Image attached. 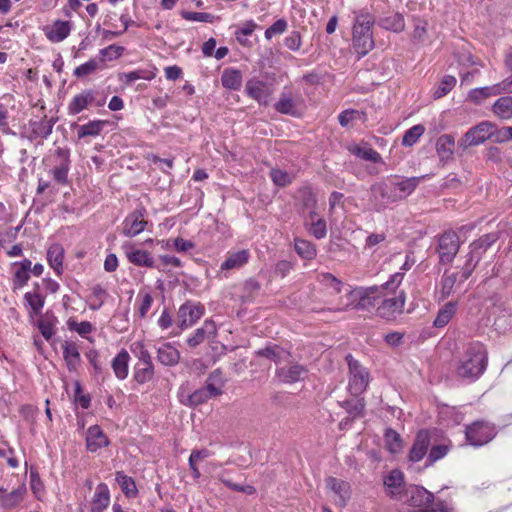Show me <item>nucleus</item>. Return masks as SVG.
<instances>
[{"label": "nucleus", "instance_id": "f257e3e1", "mask_svg": "<svg viewBox=\"0 0 512 512\" xmlns=\"http://www.w3.org/2000/svg\"><path fill=\"white\" fill-rule=\"evenodd\" d=\"M403 278V272H396L387 282L382 284L381 302L376 309V314L380 318L393 321L403 313L406 293L404 290L399 289Z\"/></svg>", "mask_w": 512, "mask_h": 512}, {"label": "nucleus", "instance_id": "f03ea898", "mask_svg": "<svg viewBox=\"0 0 512 512\" xmlns=\"http://www.w3.org/2000/svg\"><path fill=\"white\" fill-rule=\"evenodd\" d=\"M374 17L367 11L355 13L352 43L353 48L360 56H365L374 48V39L372 28L374 26Z\"/></svg>", "mask_w": 512, "mask_h": 512}, {"label": "nucleus", "instance_id": "7ed1b4c3", "mask_svg": "<svg viewBox=\"0 0 512 512\" xmlns=\"http://www.w3.org/2000/svg\"><path fill=\"white\" fill-rule=\"evenodd\" d=\"M486 366L487 352L485 347L480 343H473L468 346L457 373L463 378L477 379L484 373Z\"/></svg>", "mask_w": 512, "mask_h": 512}, {"label": "nucleus", "instance_id": "20e7f679", "mask_svg": "<svg viewBox=\"0 0 512 512\" xmlns=\"http://www.w3.org/2000/svg\"><path fill=\"white\" fill-rule=\"evenodd\" d=\"M131 352L138 359L134 366L133 379L138 384H145L154 377L155 370L149 351L145 348L143 342L136 341L130 346Z\"/></svg>", "mask_w": 512, "mask_h": 512}, {"label": "nucleus", "instance_id": "39448f33", "mask_svg": "<svg viewBox=\"0 0 512 512\" xmlns=\"http://www.w3.org/2000/svg\"><path fill=\"white\" fill-rule=\"evenodd\" d=\"M434 496L431 492L427 491L425 488L416 486V485H409L404 489V492L401 493V496L399 497V501L403 504H407L413 507H418V510H426L430 511V509H424L427 505L431 504L433 502ZM439 506H441L444 510L447 512V507L443 504V502H437L434 503L431 507L432 509H438ZM416 509H413L415 511ZM409 512V511H408ZM412 512V510H410Z\"/></svg>", "mask_w": 512, "mask_h": 512}, {"label": "nucleus", "instance_id": "423d86ee", "mask_svg": "<svg viewBox=\"0 0 512 512\" xmlns=\"http://www.w3.org/2000/svg\"><path fill=\"white\" fill-rule=\"evenodd\" d=\"M465 435L471 445L478 447L493 440L497 435V430L494 424L487 421H475L467 426Z\"/></svg>", "mask_w": 512, "mask_h": 512}, {"label": "nucleus", "instance_id": "0eeeda50", "mask_svg": "<svg viewBox=\"0 0 512 512\" xmlns=\"http://www.w3.org/2000/svg\"><path fill=\"white\" fill-rule=\"evenodd\" d=\"M370 201L377 212L385 210L390 204L398 202L390 179L388 182L375 183L370 188Z\"/></svg>", "mask_w": 512, "mask_h": 512}, {"label": "nucleus", "instance_id": "6e6552de", "mask_svg": "<svg viewBox=\"0 0 512 512\" xmlns=\"http://www.w3.org/2000/svg\"><path fill=\"white\" fill-rule=\"evenodd\" d=\"M495 125L488 121H483L470 128L458 141L459 147L466 149L471 146H477L486 140L493 138Z\"/></svg>", "mask_w": 512, "mask_h": 512}, {"label": "nucleus", "instance_id": "1a4fd4ad", "mask_svg": "<svg viewBox=\"0 0 512 512\" xmlns=\"http://www.w3.org/2000/svg\"><path fill=\"white\" fill-rule=\"evenodd\" d=\"M349 367V391L352 395L358 396L362 394L369 383V373L360 365L351 355L346 357Z\"/></svg>", "mask_w": 512, "mask_h": 512}, {"label": "nucleus", "instance_id": "9d476101", "mask_svg": "<svg viewBox=\"0 0 512 512\" xmlns=\"http://www.w3.org/2000/svg\"><path fill=\"white\" fill-rule=\"evenodd\" d=\"M105 104V98H96V92L92 89H84L72 97L67 105L68 115L75 116L90 106L102 107Z\"/></svg>", "mask_w": 512, "mask_h": 512}, {"label": "nucleus", "instance_id": "9b49d317", "mask_svg": "<svg viewBox=\"0 0 512 512\" xmlns=\"http://www.w3.org/2000/svg\"><path fill=\"white\" fill-rule=\"evenodd\" d=\"M302 104L303 99L299 93L295 94L290 88L284 87L274 108L281 114L299 117L301 115Z\"/></svg>", "mask_w": 512, "mask_h": 512}, {"label": "nucleus", "instance_id": "f8f14e48", "mask_svg": "<svg viewBox=\"0 0 512 512\" xmlns=\"http://www.w3.org/2000/svg\"><path fill=\"white\" fill-rule=\"evenodd\" d=\"M245 93L249 98L257 101L259 105L268 106L274 93V88L268 82L258 78H251L245 84Z\"/></svg>", "mask_w": 512, "mask_h": 512}, {"label": "nucleus", "instance_id": "ddd939ff", "mask_svg": "<svg viewBox=\"0 0 512 512\" xmlns=\"http://www.w3.org/2000/svg\"><path fill=\"white\" fill-rule=\"evenodd\" d=\"M460 248L459 236L454 231H447L440 235L438 240V254L440 262L448 264L453 261Z\"/></svg>", "mask_w": 512, "mask_h": 512}, {"label": "nucleus", "instance_id": "4468645a", "mask_svg": "<svg viewBox=\"0 0 512 512\" xmlns=\"http://www.w3.org/2000/svg\"><path fill=\"white\" fill-rule=\"evenodd\" d=\"M144 216L145 209L142 206L129 213L122 222V234L132 238L143 232L148 224Z\"/></svg>", "mask_w": 512, "mask_h": 512}, {"label": "nucleus", "instance_id": "2eb2a0df", "mask_svg": "<svg viewBox=\"0 0 512 512\" xmlns=\"http://www.w3.org/2000/svg\"><path fill=\"white\" fill-rule=\"evenodd\" d=\"M121 248L131 264L145 268L154 267L155 261L150 252L136 247L131 242H125Z\"/></svg>", "mask_w": 512, "mask_h": 512}, {"label": "nucleus", "instance_id": "dca6fc26", "mask_svg": "<svg viewBox=\"0 0 512 512\" xmlns=\"http://www.w3.org/2000/svg\"><path fill=\"white\" fill-rule=\"evenodd\" d=\"M57 164L51 171L53 179L60 185L68 183V173L70 170V152L67 148L58 147L55 150Z\"/></svg>", "mask_w": 512, "mask_h": 512}, {"label": "nucleus", "instance_id": "f3484780", "mask_svg": "<svg viewBox=\"0 0 512 512\" xmlns=\"http://www.w3.org/2000/svg\"><path fill=\"white\" fill-rule=\"evenodd\" d=\"M204 307L200 303L186 302L180 306L178 317L180 328L186 329L194 325L203 315Z\"/></svg>", "mask_w": 512, "mask_h": 512}, {"label": "nucleus", "instance_id": "a211bd4d", "mask_svg": "<svg viewBox=\"0 0 512 512\" xmlns=\"http://www.w3.org/2000/svg\"><path fill=\"white\" fill-rule=\"evenodd\" d=\"M326 487L333 493L332 498L337 506H346L351 497V487L348 482L329 477L326 479Z\"/></svg>", "mask_w": 512, "mask_h": 512}, {"label": "nucleus", "instance_id": "6ab92c4d", "mask_svg": "<svg viewBox=\"0 0 512 512\" xmlns=\"http://www.w3.org/2000/svg\"><path fill=\"white\" fill-rule=\"evenodd\" d=\"M423 179H425V176L410 178H400L398 176L391 177L390 181L392 183V188L395 190L397 200H403L411 195Z\"/></svg>", "mask_w": 512, "mask_h": 512}, {"label": "nucleus", "instance_id": "aec40b11", "mask_svg": "<svg viewBox=\"0 0 512 512\" xmlns=\"http://www.w3.org/2000/svg\"><path fill=\"white\" fill-rule=\"evenodd\" d=\"M431 436L428 430H420L414 440V443L410 449L408 458L411 462H419L427 454L430 446Z\"/></svg>", "mask_w": 512, "mask_h": 512}, {"label": "nucleus", "instance_id": "412c9836", "mask_svg": "<svg viewBox=\"0 0 512 512\" xmlns=\"http://www.w3.org/2000/svg\"><path fill=\"white\" fill-rule=\"evenodd\" d=\"M307 375V369L300 364H291L277 369L276 376L278 379L287 384H292L303 380Z\"/></svg>", "mask_w": 512, "mask_h": 512}, {"label": "nucleus", "instance_id": "4be33fe9", "mask_svg": "<svg viewBox=\"0 0 512 512\" xmlns=\"http://www.w3.org/2000/svg\"><path fill=\"white\" fill-rule=\"evenodd\" d=\"M71 22L56 20L51 25L44 27L45 36L53 43L63 41L71 32Z\"/></svg>", "mask_w": 512, "mask_h": 512}, {"label": "nucleus", "instance_id": "5701e85b", "mask_svg": "<svg viewBox=\"0 0 512 512\" xmlns=\"http://www.w3.org/2000/svg\"><path fill=\"white\" fill-rule=\"evenodd\" d=\"M357 309L370 310L379 304L378 300L382 294L381 286L361 287Z\"/></svg>", "mask_w": 512, "mask_h": 512}, {"label": "nucleus", "instance_id": "b1692460", "mask_svg": "<svg viewBox=\"0 0 512 512\" xmlns=\"http://www.w3.org/2000/svg\"><path fill=\"white\" fill-rule=\"evenodd\" d=\"M384 486L388 494L399 501L401 493L407 487L404 484V475L399 470H392L384 479Z\"/></svg>", "mask_w": 512, "mask_h": 512}, {"label": "nucleus", "instance_id": "393cba45", "mask_svg": "<svg viewBox=\"0 0 512 512\" xmlns=\"http://www.w3.org/2000/svg\"><path fill=\"white\" fill-rule=\"evenodd\" d=\"M249 259L250 252L247 249L228 252L225 260L220 266V271L240 269L248 263Z\"/></svg>", "mask_w": 512, "mask_h": 512}, {"label": "nucleus", "instance_id": "a878e982", "mask_svg": "<svg viewBox=\"0 0 512 512\" xmlns=\"http://www.w3.org/2000/svg\"><path fill=\"white\" fill-rule=\"evenodd\" d=\"M108 445L109 441L106 435L103 433L100 426L93 425L88 428L86 436V446L89 451L96 452L97 450Z\"/></svg>", "mask_w": 512, "mask_h": 512}, {"label": "nucleus", "instance_id": "bb28decb", "mask_svg": "<svg viewBox=\"0 0 512 512\" xmlns=\"http://www.w3.org/2000/svg\"><path fill=\"white\" fill-rule=\"evenodd\" d=\"M130 359L131 357L125 349H121V351L112 359L111 368L118 380L122 381L128 377Z\"/></svg>", "mask_w": 512, "mask_h": 512}, {"label": "nucleus", "instance_id": "cd10ccee", "mask_svg": "<svg viewBox=\"0 0 512 512\" xmlns=\"http://www.w3.org/2000/svg\"><path fill=\"white\" fill-rule=\"evenodd\" d=\"M26 492L27 489L24 484L18 485L17 488L13 489L9 493H7L4 488H0V501L2 507L10 509L17 506L24 500Z\"/></svg>", "mask_w": 512, "mask_h": 512}, {"label": "nucleus", "instance_id": "c85d7f7f", "mask_svg": "<svg viewBox=\"0 0 512 512\" xmlns=\"http://www.w3.org/2000/svg\"><path fill=\"white\" fill-rule=\"evenodd\" d=\"M305 226L309 232L317 239H322L327 234L326 222L322 218H318L317 212L311 210L304 220Z\"/></svg>", "mask_w": 512, "mask_h": 512}, {"label": "nucleus", "instance_id": "c756f323", "mask_svg": "<svg viewBox=\"0 0 512 512\" xmlns=\"http://www.w3.org/2000/svg\"><path fill=\"white\" fill-rule=\"evenodd\" d=\"M157 359L164 366H175L180 360V352L171 343H164L157 349Z\"/></svg>", "mask_w": 512, "mask_h": 512}, {"label": "nucleus", "instance_id": "7c9ffc66", "mask_svg": "<svg viewBox=\"0 0 512 512\" xmlns=\"http://www.w3.org/2000/svg\"><path fill=\"white\" fill-rule=\"evenodd\" d=\"M221 84L225 89L238 91L242 87L243 76L236 68H226L221 74Z\"/></svg>", "mask_w": 512, "mask_h": 512}, {"label": "nucleus", "instance_id": "2f4dec72", "mask_svg": "<svg viewBox=\"0 0 512 512\" xmlns=\"http://www.w3.org/2000/svg\"><path fill=\"white\" fill-rule=\"evenodd\" d=\"M62 349H63V358L66 362L68 370L70 372L76 371L81 362L78 345L75 342L66 341L62 345Z\"/></svg>", "mask_w": 512, "mask_h": 512}, {"label": "nucleus", "instance_id": "473e14b6", "mask_svg": "<svg viewBox=\"0 0 512 512\" xmlns=\"http://www.w3.org/2000/svg\"><path fill=\"white\" fill-rule=\"evenodd\" d=\"M461 272H451L450 270H445L444 274L441 278V289H440V299L445 300L448 298L453 292L456 284H460Z\"/></svg>", "mask_w": 512, "mask_h": 512}, {"label": "nucleus", "instance_id": "72a5a7b5", "mask_svg": "<svg viewBox=\"0 0 512 512\" xmlns=\"http://www.w3.org/2000/svg\"><path fill=\"white\" fill-rule=\"evenodd\" d=\"M256 353L259 356H263L274 361L277 365L283 362H288L291 357L287 350L276 344L267 345L265 348L258 350Z\"/></svg>", "mask_w": 512, "mask_h": 512}, {"label": "nucleus", "instance_id": "f704fd0d", "mask_svg": "<svg viewBox=\"0 0 512 512\" xmlns=\"http://www.w3.org/2000/svg\"><path fill=\"white\" fill-rule=\"evenodd\" d=\"M455 139L450 134L441 135L436 142V151L441 161L450 160L453 157Z\"/></svg>", "mask_w": 512, "mask_h": 512}, {"label": "nucleus", "instance_id": "c9c22d12", "mask_svg": "<svg viewBox=\"0 0 512 512\" xmlns=\"http://www.w3.org/2000/svg\"><path fill=\"white\" fill-rule=\"evenodd\" d=\"M361 287H356L348 290L343 296L340 297L337 306L334 308L336 312L347 311L351 309H357L358 299Z\"/></svg>", "mask_w": 512, "mask_h": 512}, {"label": "nucleus", "instance_id": "e433bc0d", "mask_svg": "<svg viewBox=\"0 0 512 512\" xmlns=\"http://www.w3.org/2000/svg\"><path fill=\"white\" fill-rule=\"evenodd\" d=\"M110 503V493L108 486L101 483L97 486L92 500L93 512H103Z\"/></svg>", "mask_w": 512, "mask_h": 512}, {"label": "nucleus", "instance_id": "4c0bfd02", "mask_svg": "<svg viewBox=\"0 0 512 512\" xmlns=\"http://www.w3.org/2000/svg\"><path fill=\"white\" fill-rule=\"evenodd\" d=\"M64 259V249L60 244H52L47 251V260L50 267L57 275L62 273Z\"/></svg>", "mask_w": 512, "mask_h": 512}, {"label": "nucleus", "instance_id": "58836bf2", "mask_svg": "<svg viewBox=\"0 0 512 512\" xmlns=\"http://www.w3.org/2000/svg\"><path fill=\"white\" fill-rule=\"evenodd\" d=\"M54 121L47 117L42 118L39 121L31 123V134L32 137L46 139L52 133Z\"/></svg>", "mask_w": 512, "mask_h": 512}, {"label": "nucleus", "instance_id": "ea45409f", "mask_svg": "<svg viewBox=\"0 0 512 512\" xmlns=\"http://www.w3.org/2000/svg\"><path fill=\"white\" fill-rule=\"evenodd\" d=\"M106 121L104 120H92L86 124L80 125L77 128V136L79 139H83L88 136H98L103 131Z\"/></svg>", "mask_w": 512, "mask_h": 512}, {"label": "nucleus", "instance_id": "a19ab883", "mask_svg": "<svg viewBox=\"0 0 512 512\" xmlns=\"http://www.w3.org/2000/svg\"><path fill=\"white\" fill-rule=\"evenodd\" d=\"M457 310V302L450 301L446 303L437 313L434 320V326L436 328H442L446 326L452 317L455 315Z\"/></svg>", "mask_w": 512, "mask_h": 512}, {"label": "nucleus", "instance_id": "79ce46f5", "mask_svg": "<svg viewBox=\"0 0 512 512\" xmlns=\"http://www.w3.org/2000/svg\"><path fill=\"white\" fill-rule=\"evenodd\" d=\"M492 111L501 119L512 118V97L503 96L497 99L492 106Z\"/></svg>", "mask_w": 512, "mask_h": 512}, {"label": "nucleus", "instance_id": "37998d69", "mask_svg": "<svg viewBox=\"0 0 512 512\" xmlns=\"http://www.w3.org/2000/svg\"><path fill=\"white\" fill-rule=\"evenodd\" d=\"M104 68L105 65L101 64V60L91 58L87 62L77 66L73 71V75L77 78H84Z\"/></svg>", "mask_w": 512, "mask_h": 512}, {"label": "nucleus", "instance_id": "c03bdc74", "mask_svg": "<svg viewBox=\"0 0 512 512\" xmlns=\"http://www.w3.org/2000/svg\"><path fill=\"white\" fill-rule=\"evenodd\" d=\"M481 257V252H477L475 249L470 248V252L467 255V260L460 271V282H465L472 275Z\"/></svg>", "mask_w": 512, "mask_h": 512}, {"label": "nucleus", "instance_id": "a18cd8bd", "mask_svg": "<svg viewBox=\"0 0 512 512\" xmlns=\"http://www.w3.org/2000/svg\"><path fill=\"white\" fill-rule=\"evenodd\" d=\"M385 445L388 451L392 454L399 453L403 448V441L401 436L393 429H386L384 434Z\"/></svg>", "mask_w": 512, "mask_h": 512}, {"label": "nucleus", "instance_id": "49530a36", "mask_svg": "<svg viewBox=\"0 0 512 512\" xmlns=\"http://www.w3.org/2000/svg\"><path fill=\"white\" fill-rule=\"evenodd\" d=\"M25 302L35 315H39L45 304V297L39 293L38 287L24 295Z\"/></svg>", "mask_w": 512, "mask_h": 512}, {"label": "nucleus", "instance_id": "de8ad7c7", "mask_svg": "<svg viewBox=\"0 0 512 512\" xmlns=\"http://www.w3.org/2000/svg\"><path fill=\"white\" fill-rule=\"evenodd\" d=\"M116 481L121 487L122 492L128 497L133 498L137 495V487L133 478L125 475L123 472L116 473Z\"/></svg>", "mask_w": 512, "mask_h": 512}, {"label": "nucleus", "instance_id": "09e8293b", "mask_svg": "<svg viewBox=\"0 0 512 512\" xmlns=\"http://www.w3.org/2000/svg\"><path fill=\"white\" fill-rule=\"evenodd\" d=\"M298 200L303 208V210H308V213L311 210L316 211L317 199L315 193L309 187H304L298 191Z\"/></svg>", "mask_w": 512, "mask_h": 512}, {"label": "nucleus", "instance_id": "8fccbe9b", "mask_svg": "<svg viewBox=\"0 0 512 512\" xmlns=\"http://www.w3.org/2000/svg\"><path fill=\"white\" fill-rule=\"evenodd\" d=\"M351 153L355 156L370 161L373 163H379L382 161L381 155L371 147L367 146H354L350 149Z\"/></svg>", "mask_w": 512, "mask_h": 512}, {"label": "nucleus", "instance_id": "3c124183", "mask_svg": "<svg viewBox=\"0 0 512 512\" xmlns=\"http://www.w3.org/2000/svg\"><path fill=\"white\" fill-rule=\"evenodd\" d=\"M497 95H498V91H497V88H495V84H494L492 86H485V87L472 89L468 94V98L472 102L478 104L482 100H484L488 97L497 96Z\"/></svg>", "mask_w": 512, "mask_h": 512}, {"label": "nucleus", "instance_id": "603ef678", "mask_svg": "<svg viewBox=\"0 0 512 512\" xmlns=\"http://www.w3.org/2000/svg\"><path fill=\"white\" fill-rule=\"evenodd\" d=\"M260 284L253 278L247 279L243 284V294L240 296L242 303L251 302L258 295Z\"/></svg>", "mask_w": 512, "mask_h": 512}, {"label": "nucleus", "instance_id": "864d4df0", "mask_svg": "<svg viewBox=\"0 0 512 512\" xmlns=\"http://www.w3.org/2000/svg\"><path fill=\"white\" fill-rule=\"evenodd\" d=\"M380 25L386 29L396 33H399L404 30L405 22L404 18L401 14H393L391 16L385 17L381 20Z\"/></svg>", "mask_w": 512, "mask_h": 512}, {"label": "nucleus", "instance_id": "5fc2aeb1", "mask_svg": "<svg viewBox=\"0 0 512 512\" xmlns=\"http://www.w3.org/2000/svg\"><path fill=\"white\" fill-rule=\"evenodd\" d=\"M319 281L332 294H339L342 292V288L344 286L343 282L330 273L320 274Z\"/></svg>", "mask_w": 512, "mask_h": 512}, {"label": "nucleus", "instance_id": "6e6d98bb", "mask_svg": "<svg viewBox=\"0 0 512 512\" xmlns=\"http://www.w3.org/2000/svg\"><path fill=\"white\" fill-rule=\"evenodd\" d=\"M295 250L304 259H312L316 256L315 246L304 239L295 238Z\"/></svg>", "mask_w": 512, "mask_h": 512}, {"label": "nucleus", "instance_id": "4d7b16f0", "mask_svg": "<svg viewBox=\"0 0 512 512\" xmlns=\"http://www.w3.org/2000/svg\"><path fill=\"white\" fill-rule=\"evenodd\" d=\"M425 127L421 124L414 125L408 129L402 138V145L406 147L413 146L419 138L424 134Z\"/></svg>", "mask_w": 512, "mask_h": 512}, {"label": "nucleus", "instance_id": "13d9d810", "mask_svg": "<svg viewBox=\"0 0 512 512\" xmlns=\"http://www.w3.org/2000/svg\"><path fill=\"white\" fill-rule=\"evenodd\" d=\"M155 77V73L146 70H135L127 73H120L119 80L130 84L136 80H152Z\"/></svg>", "mask_w": 512, "mask_h": 512}, {"label": "nucleus", "instance_id": "bf43d9fd", "mask_svg": "<svg viewBox=\"0 0 512 512\" xmlns=\"http://www.w3.org/2000/svg\"><path fill=\"white\" fill-rule=\"evenodd\" d=\"M456 82L457 81L454 76H444L433 93L434 98L439 99L447 95L455 87Z\"/></svg>", "mask_w": 512, "mask_h": 512}, {"label": "nucleus", "instance_id": "052dcab7", "mask_svg": "<svg viewBox=\"0 0 512 512\" xmlns=\"http://www.w3.org/2000/svg\"><path fill=\"white\" fill-rule=\"evenodd\" d=\"M498 235L497 233H489L483 235L478 240L471 243L470 248L475 249L477 252H481V255L493 244L497 241Z\"/></svg>", "mask_w": 512, "mask_h": 512}, {"label": "nucleus", "instance_id": "680f3d73", "mask_svg": "<svg viewBox=\"0 0 512 512\" xmlns=\"http://www.w3.org/2000/svg\"><path fill=\"white\" fill-rule=\"evenodd\" d=\"M123 47L116 46L114 44L109 45L99 51V57H96L98 60H101V64L105 65V62L115 60L122 55Z\"/></svg>", "mask_w": 512, "mask_h": 512}, {"label": "nucleus", "instance_id": "e2e57ef3", "mask_svg": "<svg viewBox=\"0 0 512 512\" xmlns=\"http://www.w3.org/2000/svg\"><path fill=\"white\" fill-rule=\"evenodd\" d=\"M207 328H211V332L214 331L213 324L208 321H205L204 327L196 329L194 333L187 339V344L190 347H196L199 344H201L205 339Z\"/></svg>", "mask_w": 512, "mask_h": 512}, {"label": "nucleus", "instance_id": "0e129e2a", "mask_svg": "<svg viewBox=\"0 0 512 512\" xmlns=\"http://www.w3.org/2000/svg\"><path fill=\"white\" fill-rule=\"evenodd\" d=\"M344 407L351 418L354 419L362 416L365 404L363 399L355 398L346 401Z\"/></svg>", "mask_w": 512, "mask_h": 512}, {"label": "nucleus", "instance_id": "69168bd1", "mask_svg": "<svg viewBox=\"0 0 512 512\" xmlns=\"http://www.w3.org/2000/svg\"><path fill=\"white\" fill-rule=\"evenodd\" d=\"M209 399L207 390H204L203 387L195 390L192 394L187 396L186 401H182L184 404L189 406H198L200 404L205 403Z\"/></svg>", "mask_w": 512, "mask_h": 512}, {"label": "nucleus", "instance_id": "338daca9", "mask_svg": "<svg viewBox=\"0 0 512 512\" xmlns=\"http://www.w3.org/2000/svg\"><path fill=\"white\" fill-rule=\"evenodd\" d=\"M287 21L285 19H278L274 24L268 27L265 31V38L271 40L275 35L283 34L287 29Z\"/></svg>", "mask_w": 512, "mask_h": 512}, {"label": "nucleus", "instance_id": "774afa93", "mask_svg": "<svg viewBox=\"0 0 512 512\" xmlns=\"http://www.w3.org/2000/svg\"><path fill=\"white\" fill-rule=\"evenodd\" d=\"M449 448L447 445H436L430 449L427 457L428 465H432L434 462L442 459L448 453Z\"/></svg>", "mask_w": 512, "mask_h": 512}]
</instances>
